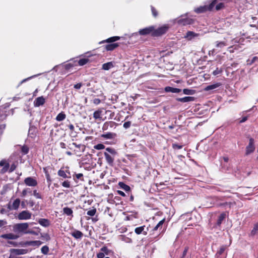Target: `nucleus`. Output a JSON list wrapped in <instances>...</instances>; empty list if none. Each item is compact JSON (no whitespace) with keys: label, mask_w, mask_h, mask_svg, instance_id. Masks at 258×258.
Returning <instances> with one entry per match:
<instances>
[{"label":"nucleus","mask_w":258,"mask_h":258,"mask_svg":"<svg viewBox=\"0 0 258 258\" xmlns=\"http://www.w3.org/2000/svg\"><path fill=\"white\" fill-rule=\"evenodd\" d=\"M225 249H226V246H225V245L222 246L220 248L219 250L216 253V256L218 257V256H220V255H221L224 252V251L225 250Z\"/></svg>","instance_id":"obj_36"},{"label":"nucleus","mask_w":258,"mask_h":258,"mask_svg":"<svg viewBox=\"0 0 258 258\" xmlns=\"http://www.w3.org/2000/svg\"><path fill=\"white\" fill-rule=\"evenodd\" d=\"M151 11H152V14L154 16V17H156L157 15H158V12L157 11H156V10L155 9V8H154L153 7L151 6Z\"/></svg>","instance_id":"obj_55"},{"label":"nucleus","mask_w":258,"mask_h":258,"mask_svg":"<svg viewBox=\"0 0 258 258\" xmlns=\"http://www.w3.org/2000/svg\"><path fill=\"white\" fill-rule=\"evenodd\" d=\"M63 212L64 214L67 215V216H71L72 217L73 216V210L68 207L63 208Z\"/></svg>","instance_id":"obj_26"},{"label":"nucleus","mask_w":258,"mask_h":258,"mask_svg":"<svg viewBox=\"0 0 258 258\" xmlns=\"http://www.w3.org/2000/svg\"><path fill=\"white\" fill-rule=\"evenodd\" d=\"M117 192L119 195L122 197H125L126 196L125 194L121 190H117Z\"/></svg>","instance_id":"obj_62"},{"label":"nucleus","mask_w":258,"mask_h":258,"mask_svg":"<svg viewBox=\"0 0 258 258\" xmlns=\"http://www.w3.org/2000/svg\"><path fill=\"white\" fill-rule=\"evenodd\" d=\"M89 61L88 58H82L80 59L78 61V64L80 66H82L86 64Z\"/></svg>","instance_id":"obj_38"},{"label":"nucleus","mask_w":258,"mask_h":258,"mask_svg":"<svg viewBox=\"0 0 258 258\" xmlns=\"http://www.w3.org/2000/svg\"><path fill=\"white\" fill-rule=\"evenodd\" d=\"M58 175L59 176L62 177L64 178H69V177L67 176V174L66 173L65 171L63 170H62L61 169L58 170Z\"/></svg>","instance_id":"obj_39"},{"label":"nucleus","mask_w":258,"mask_h":258,"mask_svg":"<svg viewBox=\"0 0 258 258\" xmlns=\"http://www.w3.org/2000/svg\"><path fill=\"white\" fill-rule=\"evenodd\" d=\"M29 150L28 146H22L21 152L24 155L27 154L29 152Z\"/></svg>","instance_id":"obj_46"},{"label":"nucleus","mask_w":258,"mask_h":258,"mask_svg":"<svg viewBox=\"0 0 258 258\" xmlns=\"http://www.w3.org/2000/svg\"><path fill=\"white\" fill-rule=\"evenodd\" d=\"M188 250V247L187 246H186L185 248H184V249L182 252V256L181 257V258H184V256L186 255L187 252V251Z\"/></svg>","instance_id":"obj_57"},{"label":"nucleus","mask_w":258,"mask_h":258,"mask_svg":"<svg viewBox=\"0 0 258 258\" xmlns=\"http://www.w3.org/2000/svg\"><path fill=\"white\" fill-rule=\"evenodd\" d=\"M114 136H115V134L111 133H108L107 134H103L102 135V137L105 138H107V139H112V138H113Z\"/></svg>","instance_id":"obj_40"},{"label":"nucleus","mask_w":258,"mask_h":258,"mask_svg":"<svg viewBox=\"0 0 258 258\" xmlns=\"http://www.w3.org/2000/svg\"><path fill=\"white\" fill-rule=\"evenodd\" d=\"M118 46V44L116 43L107 44L105 46V48L107 51H111L115 49Z\"/></svg>","instance_id":"obj_24"},{"label":"nucleus","mask_w":258,"mask_h":258,"mask_svg":"<svg viewBox=\"0 0 258 258\" xmlns=\"http://www.w3.org/2000/svg\"><path fill=\"white\" fill-rule=\"evenodd\" d=\"M169 28V27L168 25H165L160 28H158L157 29H155L154 27V31L153 33V36H160L161 35L164 33H165L168 29Z\"/></svg>","instance_id":"obj_2"},{"label":"nucleus","mask_w":258,"mask_h":258,"mask_svg":"<svg viewBox=\"0 0 258 258\" xmlns=\"http://www.w3.org/2000/svg\"><path fill=\"white\" fill-rule=\"evenodd\" d=\"M100 251H102L104 254L105 255H110L113 253V252L111 250L109 249L107 246H103L101 248Z\"/></svg>","instance_id":"obj_27"},{"label":"nucleus","mask_w":258,"mask_h":258,"mask_svg":"<svg viewBox=\"0 0 258 258\" xmlns=\"http://www.w3.org/2000/svg\"><path fill=\"white\" fill-rule=\"evenodd\" d=\"M0 166H4L1 170V173L3 174L8 170L10 167V164L5 159H3L0 162Z\"/></svg>","instance_id":"obj_8"},{"label":"nucleus","mask_w":258,"mask_h":258,"mask_svg":"<svg viewBox=\"0 0 258 258\" xmlns=\"http://www.w3.org/2000/svg\"><path fill=\"white\" fill-rule=\"evenodd\" d=\"M9 212V210H7V209L6 208H2L1 211H0V213L2 214H7Z\"/></svg>","instance_id":"obj_59"},{"label":"nucleus","mask_w":258,"mask_h":258,"mask_svg":"<svg viewBox=\"0 0 258 258\" xmlns=\"http://www.w3.org/2000/svg\"><path fill=\"white\" fill-rule=\"evenodd\" d=\"M113 67V64L112 62L105 63L102 65V69L104 70H109Z\"/></svg>","instance_id":"obj_30"},{"label":"nucleus","mask_w":258,"mask_h":258,"mask_svg":"<svg viewBox=\"0 0 258 258\" xmlns=\"http://www.w3.org/2000/svg\"><path fill=\"white\" fill-rule=\"evenodd\" d=\"M226 45H227V44L225 42H223V41H221V42L217 41L216 42V47H217L223 48Z\"/></svg>","instance_id":"obj_45"},{"label":"nucleus","mask_w":258,"mask_h":258,"mask_svg":"<svg viewBox=\"0 0 258 258\" xmlns=\"http://www.w3.org/2000/svg\"><path fill=\"white\" fill-rule=\"evenodd\" d=\"M2 237L7 239H16L18 236L13 233H8L3 235Z\"/></svg>","instance_id":"obj_22"},{"label":"nucleus","mask_w":258,"mask_h":258,"mask_svg":"<svg viewBox=\"0 0 258 258\" xmlns=\"http://www.w3.org/2000/svg\"><path fill=\"white\" fill-rule=\"evenodd\" d=\"M102 110H98L96 111H95L93 113V117L96 119H99V120H101L102 119V116H101V114H102Z\"/></svg>","instance_id":"obj_25"},{"label":"nucleus","mask_w":258,"mask_h":258,"mask_svg":"<svg viewBox=\"0 0 258 258\" xmlns=\"http://www.w3.org/2000/svg\"><path fill=\"white\" fill-rule=\"evenodd\" d=\"M20 200L19 199H16L12 205L13 208L14 210H17L20 206Z\"/></svg>","instance_id":"obj_34"},{"label":"nucleus","mask_w":258,"mask_h":258,"mask_svg":"<svg viewBox=\"0 0 258 258\" xmlns=\"http://www.w3.org/2000/svg\"><path fill=\"white\" fill-rule=\"evenodd\" d=\"M207 11V10L206 9V5L204 6H201L195 10V12L197 13H203Z\"/></svg>","instance_id":"obj_35"},{"label":"nucleus","mask_w":258,"mask_h":258,"mask_svg":"<svg viewBox=\"0 0 258 258\" xmlns=\"http://www.w3.org/2000/svg\"><path fill=\"white\" fill-rule=\"evenodd\" d=\"M32 190L29 188L24 189L22 192V196L25 197L28 193H31Z\"/></svg>","instance_id":"obj_44"},{"label":"nucleus","mask_w":258,"mask_h":258,"mask_svg":"<svg viewBox=\"0 0 258 258\" xmlns=\"http://www.w3.org/2000/svg\"><path fill=\"white\" fill-rule=\"evenodd\" d=\"M116 123L113 121H107L105 122L102 126V130L103 131L107 130L109 127L112 128L115 125Z\"/></svg>","instance_id":"obj_18"},{"label":"nucleus","mask_w":258,"mask_h":258,"mask_svg":"<svg viewBox=\"0 0 258 258\" xmlns=\"http://www.w3.org/2000/svg\"><path fill=\"white\" fill-rule=\"evenodd\" d=\"M118 185L120 188L124 190L126 192L129 191L131 190V187L128 185L126 184L123 182H119L118 183Z\"/></svg>","instance_id":"obj_23"},{"label":"nucleus","mask_w":258,"mask_h":258,"mask_svg":"<svg viewBox=\"0 0 258 258\" xmlns=\"http://www.w3.org/2000/svg\"><path fill=\"white\" fill-rule=\"evenodd\" d=\"M31 213L28 211H23L17 216L19 220H28L31 218Z\"/></svg>","instance_id":"obj_3"},{"label":"nucleus","mask_w":258,"mask_h":258,"mask_svg":"<svg viewBox=\"0 0 258 258\" xmlns=\"http://www.w3.org/2000/svg\"><path fill=\"white\" fill-rule=\"evenodd\" d=\"M24 183L28 186H35L37 185V181L32 177H28L25 179Z\"/></svg>","instance_id":"obj_7"},{"label":"nucleus","mask_w":258,"mask_h":258,"mask_svg":"<svg viewBox=\"0 0 258 258\" xmlns=\"http://www.w3.org/2000/svg\"><path fill=\"white\" fill-rule=\"evenodd\" d=\"M83 175L82 173H78L76 174V177L77 179H80L81 180H83V179L81 178L83 177Z\"/></svg>","instance_id":"obj_61"},{"label":"nucleus","mask_w":258,"mask_h":258,"mask_svg":"<svg viewBox=\"0 0 258 258\" xmlns=\"http://www.w3.org/2000/svg\"><path fill=\"white\" fill-rule=\"evenodd\" d=\"M131 122L130 121L125 122L123 124V127L125 128H128L131 126Z\"/></svg>","instance_id":"obj_58"},{"label":"nucleus","mask_w":258,"mask_h":258,"mask_svg":"<svg viewBox=\"0 0 258 258\" xmlns=\"http://www.w3.org/2000/svg\"><path fill=\"white\" fill-rule=\"evenodd\" d=\"M145 226H142L137 227L135 229V232L138 235H139L143 233L144 235H146L147 234V231L148 230V228H147V230H145Z\"/></svg>","instance_id":"obj_13"},{"label":"nucleus","mask_w":258,"mask_h":258,"mask_svg":"<svg viewBox=\"0 0 258 258\" xmlns=\"http://www.w3.org/2000/svg\"><path fill=\"white\" fill-rule=\"evenodd\" d=\"M66 117V114L63 112L59 113L56 117V120L58 121L63 120Z\"/></svg>","instance_id":"obj_33"},{"label":"nucleus","mask_w":258,"mask_h":258,"mask_svg":"<svg viewBox=\"0 0 258 258\" xmlns=\"http://www.w3.org/2000/svg\"><path fill=\"white\" fill-rule=\"evenodd\" d=\"M222 72V69H219L217 68L215 71L213 72V75L214 76H216L217 75L220 74Z\"/></svg>","instance_id":"obj_50"},{"label":"nucleus","mask_w":258,"mask_h":258,"mask_svg":"<svg viewBox=\"0 0 258 258\" xmlns=\"http://www.w3.org/2000/svg\"><path fill=\"white\" fill-rule=\"evenodd\" d=\"M224 7V4L223 3H219L216 6V9L217 11H219L221 9H222Z\"/></svg>","instance_id":"obj_52"},{"label":"nucleus","mask_w":258,"mask_h":258,"mask_svg":"<svg viewBox=\"0 0 258 258\" xmlns=\"http://www.w3.org/2000/svg\"><path fill=\"white\" fill-rule=\"evenodd\" d=\"M45 102V100L43 96L39 97L34 100V104L35 107H39L43 105Z\"/></svg>","instance_id":"obj_10"},{"label":"nucleus","mask_w":258,"mask_h":258,"mask_svg":"<svg viewBox=\"0 0 258 258\" xmlns=\"http://www.w3.org/2000/svg\"><path fill=\"white\" fill-rule=\"evenodd\" d=\"M100 102V100L98 98H95L93 100V103L96 105L99 104Z\"/></svg>","instance_id":"obj_63"},{"label":"nucleus","mask_w":258,"mask_h":258,"mask_svg":"<svg viewBox=\"0 0 258 258\" xmlns=\"http://www.w3.org/2000/svg\"><path fill=\"white\" fill-rule=\"evenodd\" d=\"M71 235L76 239H81L83 236V233L78 230H74L72 233Z\"/></svg>","instance_id":"obj_14"},{"label":"nucleus","mask_w":258,"mask_h":258,"mask_svg":"<svg viewBox=\"0 0 258 258\" xmlns=\"http://www.w3.org/2000/svg\"><path fill=\"white\" fill-rule=\"evenodd\" d=\"M217 3V0H213L210 4L209 5H206L207 11H212Z\"/></svg>","instance_id":"obj_32"},{"label":"nucleus","mask_w":258,"mask_h":258,"mask_svg":"<svg viewBox=\"0 0 258 258\" xmlns=\"http://www.w3.org/2000/svg\"><path fill=\"white\" fill-rule=\"evenodd\" d=\"M28 250L25 249H12L11 252L15 255L24 254L27 253Z\"/></svg>","instance_id":"obj_17"},{"label":"nucleus","mask_w":258,"mask_h":258,"mask_svg":"<svg viewBox=\"0 0 258 258\" xmlns=\"http://www.w3.org/2000/svg\"><path fill=\"white\" fill-rule=\"evenodd\" d=\"M33 195L37 198V199H42V197L40 195V194L37 192L36 190H34L33 191Z\"/></svg>","instance_id":"obj_53"},{"label":"nucleus","mask_w":258,"mask_h":258,"mask_svg":"<svg viewBox=\"0 0 258 258\" xmlns=\"http://www.w3.org/2000/svg\"><path fill=\"white\" fill-rule=\"evenodd\" d=\"M153 31L154 26H150L140 30L139 33L141 35H146L151 34L153 36Z\"/></svg>","instance_id":"obj_5"},{"label":"nucleus","mask_w":258,"mask_h":258,"mask_svg":"<svg viewBox=\"0 0 258 258\" xmlns=\"http://www.w3.org/2000/svg\"><path fill=\"white\" fill-rule=\"evenodd\" d=\"M175 21L179 25L185 26L187 25H190L193 23L194 20L190 18H181L179 19L175 20Z\"/></svg>","instance_id":"obj_4"},{"label":"nucleus","mask_w":258,"mask_h":258,"mask_svg":"<svg viewBox=\"0 0 258 258\" xmlns=\"http://www.w3.org/2000/svg\"><path fill=\"white\" fill-rule=\"evenodd\" d=\"M225 216H226V215L224 213H222L219 215V216L218 217V218L217 219V222H216V225L217 226H220L222 221L225 219Z\"/></svg>","instance_id":"obj_28"},{"label":"nucleus","mask_w":258,"mask_h":258,"mask_svg":"<svg viewBox=\"0 0 258 258\" xmlns=\"http://www.w3.org/2000/svg\"><path fill=\"white\" fill-rule=\"evenodd\" d=\"M104 156L106 159V162L109 165H113L115 156L110 155V154L108 153H104Z\"/></svg>","instance_id":"obj_11"},{"label":"nucleus","mask_w":258,"mask_h":258,"mask_svg":"<svg viewBox=\"0 0 258 258\" xmlns=\"http://www.w3.org/2000/svg\"><path fill=\"white\" fill-rule=\"evenodd\" d=\"M61 185L62 186H63L64 187H67V188H70L71 187L70 182L68 180L64 181L62 183Z\"/></svg>","instance_id":"obj_48"},{"label":"nucleus","mask_w":258,"mask_h":258,"mask_svg":"<svg viewBox=\"0 0 258 258\" xmlns=\"http://www.w3.org/2000/svg\"><path fill=\"white\" fill-rule=\"evenodd\" d=\"M38 222L39 224H40L41 226L44 227H48L50 225V222L49 220L47 219H39L38 221Z\"/></svg>","instance_id":"obj_15"},{"label":"nucleus","mask_w":258,"mask_h":258,"mask_svg":"<svg viewBox=\"0 0 258 258\" xmlns=\"http://www.w3.org/2000/svg\"><path fill=\"white\" fill-rule=\"evenodd\" d=\"M222 85V84L221 83H216L213 84H211L210 85L207 86L204 89L205 91H208L210 90L215 89L221 86Z\"/></svg>","instance_id":"obj_16"},{"label":"nucleus","mask_w":258,"mask_h":258,"mask_svg":"<svg viewBox=\"0 0 258 258\" xmlns=\"http://www.w3.org/2000/svg\"><path fill=\"white\" fill-rule=\"evenodd\" d=\"M255 150L254 146H247L246 150V154L248 155L253 152Z\"/></svg>","instance_id":"obj_37"},{"label":"nucleus","mask_w":258,"mask_h":258,"mask_svg":"<svg viewBox=\"0 0 258 258\" xmlns=\"http://www.w3.org/2000/svg\"><path fill=\"white\" fill-rule=\"evenodd\" d=\"M36 76H37V75H34V76H31V77H28V78H26V79H23V80H22V81L20 83V84H19V86L20 85H21V84H22L23 83H24V82H26L27 81H28V80H29L31 79V78H34V77H36Z\"/></svg>","instance_id":"obj_54"},{"label":"nucleus","mask_w":258,"mask_h":258,"mask_svg":"<svg viewBox=\"0 0 258 258\" xmlns=\"http://www.w3.org/2000/svg\"><path fill=\"white\" fill-rule=\"evenodd\" d=\"M7 209L9 210V211L14 210L13 208V206L11 205V203H9L8 204L6 205Z\"/></svg>","instance_id":"obj_60"},{"label":"nucleus","mask_w":258,"mask_h":258,"mask_svg":"<svg viewBox=\"0 0 258 258\" xmlns=\"http://www.w3.org/2000/svg\"><path fill=\"white\" fill-rule=\"evenodd\" d=\"M34 228L37 229V231L28 230L26 232V234H31L35 235H38L39 233L40 232V229L39 227H35Z\"/></svg>","instance_id":"obj_31"},{"label":"nucleus","mask_w":258,"mask_h":258,"mask_svg":"<svg viewBox=\"0 0 258 258\" xmlns=\"http://www.w3.org/2000/svg\"><path fill=\"white\" fill-rule=\"evenodd\" d=\"M227 164H228V163H226L221 162L222 168V169H223V170H226V171L229 170V167H228Z\"/></svg>","instance_id":"obj_51"},{"label":"nucleus","mask_w":258,"mask_h":258,"mask_svg":"<svg viewBox=\"0 0 258 258\" xmlns=\"http://www.w3.org/2000/svg\"><path fill=\"white\" fill-rule=\"evenodd\" d=\"M176 100L181 102H188L192 101L194 100V97H190V96H187L184 97L183 98H178L176 99Z\"/></svg>","instance_id":"obj_20"},{"label":"nucleus","mask_w":258,"mask_h":258,"mask_svg":"<svg viewBox=\"0 0 258 258\" xmlns=\"http://www.w3.org/2000/svg\"><path fill=\"white\" fill-rule=\"evenodd\" d=\"M119 39H120V37L118 36H113V37H110L106 40H103V41L100 42L99 44L103 43L105 42H107V43L113 42L117 40H119Z\"/></svg>","instance_id":"obj_21"},{"label":"nucleus","mask_w":258,"mask_h":258,"mask_svg":"<svg viewBox=\"0 0 258 258\" xmlns=\"http://www.w3.org/2000/svg\"><path fill=\"white\" fill-rule=\"evenodd\" d=\"M42 242L39 240L27 241L24 242L25 246H39L41 245Z\"/></svg>","instance_id":"obj_12"},{"label":"nucleus","mask_w":258,"mask_h":258,"mask_svg":"<svg viewBox=\"0 0 258 258\" xmlns=\"http://www.w3.org/2000/svg\"><path fill=\"white\" fill-rule=\"evenodd\" d=\"M183 92L184 94L186 95H192L194 94L195 91L194 90L191 89H184L183 90Z\"/></svg>","instance_id":"obj_42"},{"label":"nucleus","mask_w":258,"mask_h":258,"mask_svg":"<svg viewBox=\"0 0 258 258\" xmlns=\"http://www.w3.org/2000/svg\"><path fill=\"white\" fill-rule=\"evenodd\" d=\"M41 252L44 254H47L49 251V248L47 246L44 245L41 248Z\"/></svg>","instance_id":"obj_41"},{"label":"nucleus","mask_w":258,"mask_h":258,"mask_svg":"<svg viewBox=\"0 0 258 258\" xmlns=\"http://www.w3.org/2000/svg\"><path fill=\"white\" fill-rule=\"evenodd\" d=\"M97 258H104L105 254L102 251H100L97 254Z\"/></svg>","instance_id":"obj_56"},{"label":"nucleus","mask_w":258,"mask_h":258,"mask_svg":"<svg viewBox=\"0 0 258 258\" xmlns=\"http://www.w3.org/2000/svg\"><path fill=\"white\" fill-rule=\"evenodd\" d=\"M104 153H109L110 155L116 156L117 155V152L115 150L112 148H107L106 149V152Z\"/></svg>","instance_id":"obj_29"},{"label":"nucleus","mask_w":258,"mask_h":258,"mask_svg":"<svg viewBox=\"0 0 258 258\" xmlns=\"http://www.w3.org/2000/svg\"><path fill=\"white\" fill-rule=\"evenodd\" d=\"M165 91L166 92H171L173 93H178L181 91V89L175 88L167 86L165 88Z\"/></svg>","instance_id":"obj_19"},{"label":"nucleus","mask_w":258,"mask_h":258,"mask_svg":"<svg viewBox=\"0 0 258 258\" xmlns=\"http://www.w3.org/2000/svg\"><path fill=\"white\" fill-rule=\"evenodd\" d=\"M28 227L29 224L28 223H22L14 225L13 229L15 232L26 234V232L28 231Z\"/></svg>","instance_id":"obj_1"},{"label":"nucleus","mask_w":258,"mask_h":258,"mask_svg":"<svg viewBox=\"0 0 258 258\" xmlns=\"http://www.w3.org/2000/svg\"><path fill=\"white\" fill-rule=\"evenodd\" d=\"M82 87V84L81 83H78L74 86V88L76 89H79Z\"/></svg>","instance_id":"obj_64"},{"label":"nucleus","mask_w":258,"mask_h":258,"mask_svg":"<svg viewBox=\"0 0 258 258\" xmlns=\"http://www.w3.org/2000/svg\"><path fill=\"white\" fill-rule=\"evenodd\" d=\"M96 213V209L95 208H93L92 209L88 211L87 213V214L90 216H93L95 215Z\"/></svg>","instance_id":"obj_43"},{"label":"nucleus","mask_w":258,"mask_h":258,"mask_svg":"<svg viewBox=\"0 0 258 258\" xmlns=\"http://www.w3.org/2000/svg\"><path fill=\"white\" fill-rule=\"evenodd\" d=\"M85 147L86 146H74V149H73L74 154L78 156H81L82 153L85 151Z\"/></svg>","instance_id":"obj_9"},{"label":"nucleus","mask_w":258,"mask_h":258,"mask_svg":"<svg viewBox=\"0 0 258 258\" xmlns=\"http://www.w3.org/2000/svg\"><path fill=\"white\" fill-rule=\"evenodd\" d=\"M257 231H258V223L254 225L253 229L251 231V234L252 235H254Z\"/></svg>","instance_id":"obj_49"},{"label":"nucleus","mask_w":258,"mask_h":258,"mask_svg":"<svg viewBox=\"0 0 258 258\" xmlns=\"http://www.w3.org/2000/svg\"><path fill=\"white\" fill-rule=\"evenodd\" d=\"M199 36V34L196 33L192 31H187L184 35V38L187 40L190 41L198 38Z\"/></svg>","instance_id":"obj_6"},{"label":"nucleus","mask_w":258,"mask_h":258,"mask_svg":"<svg viewBox=\"0 0 258 258\" xmlns=\"http://www.w3.org/2000/svg\"><path fill=\"white\" fill-rule=\"evenodd\" d=\"M160 235V233L158 234L156 236H155L154 237V236L150 237L149 238V242H153L154 241H157V240L159 239L158 237Z\"/></svg>","instance_id":"obj_47"}]
</instances>
